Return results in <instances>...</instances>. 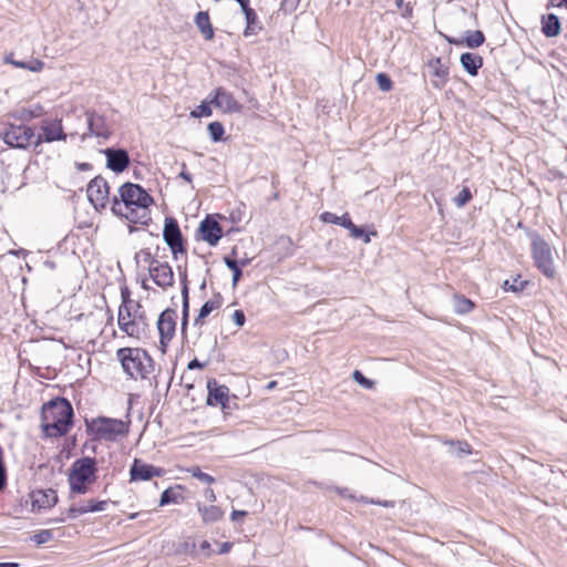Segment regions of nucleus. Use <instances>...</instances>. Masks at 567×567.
<instances>
[{
    "mask_svg": "<svg viewBox=\"0 0 567 567\" xmlns=\"http://www.w3.org/2000/svg\"><path fill=\"white\" fill-rule=\"evenodd\" d=\"M112 213L130 223L148 225L152 220L150 206L153 197L138 184L125 183L118 188V197L111 200Z\"/></svg>",
    "mask_w": 567,
    "mask_h": 567,
    "instance_id": "f257e3e1",
    "label": "nucleus"
},
{
    "mask_svg": "<svg viewBox=\"0 0 567 567\" xmlns=\"http://www.w3.org/2000/svg\"><path fill=\"white\" fill-rule=\"evenodd\" d=\"M73 408L64 398H56L42 406L41 429L47 437L65 435L73 424Z\"/></svg>",
    "mask_w": 567,
    "mask_h": 567,
    "instance_id": "f03ea898",
    "label": "nucleus"
},
{
    "mask_svg": "<svg viewBox=\"0 0 567 567\" xmlns=\"http://www.w3.org/2000/svg\"><path fill=\"white\" fill-rule=\"evenodd\" d=\"M116 358L131 379L140 378L144 380L154 372V360L144 349L121 348L116 351Z\"/></svg>",
    "mask_w": 567,
    "mask_h": 567,
    "instance_id": "7ed1b4c3",
    "label": "nucleus"
},
{
    "mask_svg": "<svg viewBox=\"0 0 567 567\" xmlns=\"http://www.w3.org/2000/svg\"><path fill=\"white\" fill-rule=\"evenodd\" d=\"M96 460L94 457L84 456L75 460L69 470L70 489L74 494H85L89 485L96 481Z\"/></svg>",
    "mask_w": 567,
    "mask_h": 567,
    "instance_id": "20e7f679",
    "label": "nucleus"
},
{
    "mask_svg": "<svg viewBox=\"0 0 567 567\" xmlns=\"http://www.w3.org/2000/svg\"><path fill=\"white\" fill-rule=\"evenodd\" d=\"M86 429L96 440L116 441L128 432V425L122 420L99 416L85 420Z\"/></svg>",
    "mask_w": 567,
    "mask_h": 567,
    "instance_id": "39448f33",
    "label": "nucleus"
},
{
    "mask_svg": "<svg viewBox=\"0 0 567 567\" xmlns=\"http://www.w3.org/2000/svg\"><path fill=\"white\" fill-rule=\"evenodd\" d=\"M529 238L532 240V254L536 267L547 278H554L556 269L549 244L535 231L529 234Z\"/></svg>",
    "mask_w": 567,
    "mask_h": 567,
    "instance_id": "423d86ee",
    "label": "nucleus"
},
{
    "mask_svg": "<svg viewBox=\"0 0 567 567\" xmlns=\"http://www.w3.org/2000/svg\"><path fill=\"white\" fill-rule=\"evenodd\" d=\"M0 137L10 147L27 150L34 145L35 134L32 127L24 124H9Z\"/></svg>",
    "mask_w": 567,
    "mask_h": 567,
    "instance_id": "0eeeda50",
    "label": "nucleus"
},
{
    "mask_svg": "<svg viewBox=\"0 0 567 567\" xmlns=\"http://www.w3.org/2000/svg\"><path fill=\"white\" fill-rule=\"evenodd\" d=\"M177 312L174 309L167 308L164 310L157 320V330L159 333V349L165 353L167 347L175 336L176 331Z\"/></svg>",
    "mask_w": 567,
    "mask_h": 567,
    "instance_id": "6e6552de",
    "label": "nucleus"
},
{
    "mask_svg": "<svg viewBox=\"0 0 567 567\" xmlns=\"http://www.w3.org/2000/svg\"><path fill=\"white\" fill-rule=\"evenodd\" d=\"M163 239L171 249L174 258H177L178 254L186 252L184 237L175 218H165Z\"/></svg>",
    "mask_w": 567,
    "mask_h": 567,
    "instance_id": "1a4fd4ad",
    "label": "nucleus"
},
{
    "mask_svg": "<svg viewBox=\"0 0 567 567\" xmlns=\"http://www.w3.org/2000/svg\"><path fill=\"white\" fill-rule=\"evenodd\" d=\"M87 198L96 210L104 209L110 202V186L102 176L94 177L86 188Z\"/></svg>",
    "mask_w": 567,
    "mask_h": 567,
    "instance_id": "9d476101",
    "label": "nucleus"
},
{
    "mask_svg": "<svg viewBox=\"0 0 567 567\" xmlns=\"http://www.w3.org/2000/svg\"><path fill=\"white\" fill-rule=\"evenodd\" d=\"M209 103L225 114L240 113L243 105L236 101L234 94L225 87L219 86L215 89L209 95Z\"/></svg>",
    "mask_w": 567,
    "mask_h": 567,
    "instance_id": "9b49d317",
    "label": "nucleus"
},
{
    "mask_svg": "<svg viewBox=\"0 0 567 567\" xmlns=\"http://www.w3.org/2000/svg\"><path fill=\"white\" fill-rule=\"evenodd\" d=\"M42 134L35 135L34 147H39L43 142L52 143L55 141H66V134L63 131L61 120H44L41 123Z\"/></svg>",
    "mask_w": 567,
    "mask_h": 567,
    "instance_id": "f8f14e48",
    "label": "nucleus"
},
{
    "mask_svg": "<svg viewBox=\"0 0 567 567\" xmlns=\"http://www.w3.org/2000/svg\"><path fill=\"white\" fill-rule=\"evenodd\" d=\"M148 271L154 282L166 289L174 285V272L172 267L167 262H161L155 258H152Z\"/></svg>",
    "mask_w": 567,
    "mask_h": 567,
    "instance_id": "ddd939ff",
    "label": "nucleus"
},
{
    "mask_svg": "<svg viewBox=\"0 0 567 567\" xmlns=\"http://www.w3.org/2000/svg\"><path fill=\"white\" fill-rule=\"evenodd\" d=\"M85 116L87 133L82 135L83 141L86 138V136H96L104 140H107L111 136V128L103 115H100L94 111H86Z\"/></svg>",
    "mask_w": 567,
    "mask_h": 567,
    "instance_id": "4468645a",
    "label": "nucleus"
},
{
    "mask_svg": "<svg viewBox=\"0 0 567 567\" xmlns=\"http://www.w3.org/2000/svg\"><path fill=\"white\" fill-rule=\"evenodd\" d=\"M164 473V470L154 465L142 462L135 458L130 468V481H150L153 477H159Z\"/></svg>",
    "mask_w": 567,
    "mask_h": 567,
    "instance_id": "2eb2a0df",
    "label": "nucleus"
},
{
    "mask_svg": "<svg viewBox=\"0 0 567 567\" xmlns=\"http://www.w3.org/2000/svg\"><path fill=\"white\" fill-rule=\"evenodd\" d=\"M198 233L200 234V238L210 246H216L223 237L220 224L209 216L200 221Z\"/></svg>",
    "mask_w": 567,
    "mask_h": 567,
    "instance_id": "dca6fc26",
    "label": "nucleus"
},
{
    "mask_svg": "<svg viewBox=\"0 0 567 567\" xmlns=\"http://www.w3.org/2000/svg\"><path fill=\"white\" fill-rule=\"evenodd\" d=\"M106 156V167L115 173H122L130 165V156L124 148H106L103 151Z\"/></svg>",
    "mask_w": 567,
    "mask_h": 567,
    "instance_id": "f3484780",
    "label": "nucleus"
},
{
    "mask_svg": "<svg viewBox=\"0 0 567 567\" xmlns=\"http://www.w3.org/2000/svg\"><path fill=\"white\" fill-rule=\"evenodd\" d=\"M207 399L206 404L209 406L220 405L224 401H227L229 395V388L219 384L216 379H209L207 381Z\"/></svg>",
    "mask_w": 567,
    "mask_h": 567,
    "instance_id": "a211bd4d",
    "label": "nucleus"
},
{
    "mask_svg": "<svg viewBox=\"0 0 567 567\" xmlns=\"http://www.w3.org/2000/svg\"><path fill=\"white\" fill-rule=\"evenodd\" d=\"M427 66L432 76L431 82L433 86L442 89L449 79V68L441 58L432 59Z\"/></svg>",
    "mask_w": 567,
    "mask_h": 567,
    "instance_id": "6ab92c4d",
    "label": "nucleus"
},
{
    "mask_svg": "<svg viewBox=\"0 0 567 567\" xmlns=\"http://www.w3.org/2000/svg\"><path fill=\"white\" fill-rule=\"evenodd\" d=\"M32 509L50 508L58 502V495L53 489L37 491L31 494Z\"/></svg>",
    "mask_w": 567,
    "mask_h": 567,
    "instance_id": "aec40b11",
    "label": "nucleus"
},
{
    "mask_svg": "<svg viewBox=\"0 0 567 567\" xmlns=\"http://www.w3.org/2000/svg\"><path fill=\"white\" fill-rule=\"evenodd\" d=\"M107 503H109V501L90 499L86 505L70 506V508L68 509V515L70 518H78L81 515H84L86 513L103 512L106 509Z\"/></svg>",
    "mask_w": 567,
    "mask_h": 567,
    "instance_id": "412c9836",
    "label": "nucleus"
},
{
    "mask_svg": "<svg viewBox=\"0 0 567 567\" xmlns=\"http://www.w3.org/2000/svg\"><path fill=\"white\" fill-rule=\"evenodd\" d=\"M460 62L470 75L475 76L483 65V58L476 53L465 52L461 55Z\"/></svg>",
    "mask_w": 567,
    "mask_h": 567,
    "instance_id": "4be33fe9",
    "label": "nucleus"
},
{
    "mask_svg": "<svg viewBox=\"0 0 567 567\" xmlns=\"http://www.w3.org/2000/svg\"><path fill=\"white\" fill-rule=\"evenodd\" d=\"M197 511L205 524L218 522L224 516V511L216 505H204L202 503H197Z\"/></svg>",
    "mask_w": 567,
    "mask_h": 567,
    "instance_id": "5701e85b",
    "label": "nucleus"
},
{
    "mask_svg": "<svg viewBox=\"0 0 567 567\" xmlns=\"http://www.w3.org/2000/svg\"><path fill=\"white\" fill-rule=\"evenodd\" d=\"M447 41L452 44L461 45L463 43L466 44L467 48L475 49L481 47L485 41V35L482 31H467L464 40H458L454 38H447Z\"/></svg>",
    "mask_w": 567,
    "mask_h": 567,
    "instance_id": "b1692460",
    "label": "nucleus"
},
{
    "mask_svg": "<svg viewBox=\"0 0 567 567\" xmlns=\"http://www.w3.org/2000/svg\"><path fill=\"white\" fill-rule=\"evenodd\" d=\"M542 31L547 38L557 37L560 32L559 18L554 14H545L542 17Z\"/></svg>",
    "mask_w": 567,
    "mask_h": 567,
    "instance_id": "393cba45",
    "label": "nucleus"
},
{
    "mask_svg": "<svg viewBox=\"0 0 567 567\" xmlns=\"http://www.w3.org/2000/svg\"><path fill=\"white\" fill-rule=\"evenodd\" d=\"M223 303V297L219 292L215 293L214 297L206 301L199 309L198 316L195 318L194 323L199 324L203 320L208 317L212 311L218 309Z\"/></svg>",
    "mask_w": 567,
    "mask_h": 567,
    "instance_id": "a878e982",
    "label": "nucleus"
},
{
    "mask_svg": "<svg viewBox=\"0 0 567 567\" xmlns=\"http://www.w3.org/2000/svg\"><path fill=\"white\" fill-rule=\"evenodd\" d=\"M195 24L206 40L214 38V29L212 27L208 12L199 11L195 16Z\"/></svg>",
    "mask_w": 567,
    "mask_h": 567,
    "instance_id": "bb28decb",
    "label": "nucleus"
},
{
    "mask_svg": "<svg viewBox=\"0 0 567 567\" xmlns=\"http://www.w3.org/2000/svg\"><path fill=\"white\" fill-rule=\"evenodd\" d=\"M182 279V298H183V311H182V331L185 332L188 323V311H189V301H188V284H187V272L184 270L181 274Z\"/></svg>",
    "mask_w": 567,
    "mask_h": 567,
    "instance_id": "cd10ccee",
    "label": "nucleus"
},
{
    "mask_svg": "<svg viewBox=\"0 0 567 567\" xmlns=\"http://www.w3.org/2000/svg\"><path fill=\"white\" fill-rule=\"evenodd\" d=\"M4 61L7 63H10L17 68H20V69H25V70H30L32 72H39L43 69L44 66V63L41 61V60H38V59H32L31 61L29 62H25V61H17V60H13L12 59V54L11 55H8L6 56Z\"/></svg>",
    "mask_w": 567,
    "mask_h": 567,
    "instance_id": "c85d7f7f",
    "label": "nucleus"
},
{
    "mask_svg": "<svg viewBox=\"0 0 567 567\" xmlns=\"http://www.w3.org/2000/svg\"><path fill=\"white\" fill-rule=\"evenodd\" d=\"M43 114V107L41 105H35L34 107H22L14 112L13 116L17 120L27 122L32 118L39 117Z\"/></svg>",
    "mask_w": 567,
    "mask_h": 567,
    "instance_id": "c756f323",
    "label": "nucleus"
},
{
    "mask_svg": "<svg viewBox=\"0 0 567 567\" xmlns=\"http://www.w3.org/2000/svg\"><path fill=\"white\" fill-rule=\"evenodd\" d=\"M474 302L465 296H454L453 307L454 311L458 315H465L473 310Z\"/></svg>",
    "mask_w": 567,
    "mask_h": 567,
    "instance_id": "7c9ffc66",
    "label": "nucleus"
},
{
    "mask_svg": "<svg viewBox=\"0 0 567 567\" xmlns=\"http://www.w3.org/2000/svg\"><path fill=\"white\" fill-rule=\"evenodd\" d=\"M243 11L247 21V27L244 32L245 37L256 34V24L258 22L257 13L249 6L243 9Z\"/></svg>",
    "mask_w": 567,
    "mask_h": 567,
    "instance_id": "2f4dec72",
    "label": "nucleus"
},
{
    "mask_svg": "<svg viewBox=\"0 0 567 567\" xmlns=\"http://www.w3.org/2000/svg\"><path fill=\"white\" fill-rule=\"evenodd\" d=\"M320 219L323 223L339 225V226H342L344 228H346L347 223H349L351 220L349 214H347V213L343 214L342 216H337L336 214L330 213V212L322 213L320 215Z\"/></svg>",
    "mask_w": 567,
    "mask_h": 567,
    "instance_id": "473e14b6",
    "label": "nucleus"
},
{
    "mask_svg": "<svg viewBox=\"0 0 567 567\" xmlns=\"http://www.w3.org/2000/svg\"><path fill=\"white\" fill-rule=\"evenodd\" d=\"M346 229L350 231L351 237L359 239L362 238L364 244H369L371 241V234L365 233V230L362 227H359L350 220L346 225Z\"/></svg>",
    "mask_w": 567,
    "mask_h": 567,
    "instance_id": "72a5a7b5",
    "label": "nucleus"
},
{
    "mask_svg": "<svg viewBox=\"0 0 567 567\" xmlns=\"http://www.w3.org/2000/svg\"><path fill=\"white\" fill-rule=\"evenodd\" d=\"M181 497V494L177 492L176 488L169 487L166 488L159 498V506H165L168 504H176L178 503V498Z\"/></svg>",
    "mask_w": 567,
    "mask_h": 567,
    "instance_id": "f704fd0d",
    "label": "nucleus"
},
{
    "mask_svg": "<svg viewBox=\"0 0 567 567\" xmlns=\"http://www.w3.org/2000/svg\"><path fill=\"white\" fill-rule=\"evenodd\" d=\"M225 265L231 270L233 272V287H236L238 281L240 280L243 276V271L239 267V264L236 259H231L229 257L224 258Z\"/></svg>",
    "mask_w": 567,
    "mask_h": 567,
    "instance_id": "c9c22d12",
    "label": "nucleus"
},
{
    "mask_svg": "<svg viewBox=\"0 0 567 567\" xmlns=\"http://www.w3.org/2000/svg\"><path fill=\"white\" fill-rule=\"evenodd\" d=\"M209 136L213 142H219L223 140L225 134V128L220 122H212L207 126Z\"/></svg>",
    "mask_w": 567,
    "mask_h": 567,
    "instance_id": "e433bc0d",
    "label": "nucleus"
},
{
    "mask_svg": "<svg viewBox=\"0 0 567 567\" xmlns=\"http://www.w3.org/2000/svg\"><path fill=\"white\" fill-rule=\"evenodd\" d=\"M220 408H221V411H223V414H224V419L227 420L228 416L231 415V412L234 410H237L238 409V404H237V396L236 395H233V396H228L227 398V401H224L221 404H220Z\"/></svg>",
    "mask_w": 567,
    "mask_h": 567,
    "instance_id": "4c0bfd02",
    "label": "nucleus"
},
{
    "mask_svg": "<svg viewBox=\"0 0 567 567\" xmlns=\"http://www.w3.org/2000/svg\"><path fill=\"white\" fill-rule=\"evenodd\" d=\"M187 471L188 473H190L193 477L199 480L203 483H206L208 485L215 483V478L212 475L204 473L198 466H193Z\"/></svg>",
    "mask_w": 567,
    "mask_h": 567,
    "instance_id": "58836bf2",
    "label": "nucleus"
},
{
    "mask_svg": "<svg viewBox=\"0 0 567 567\" xmlns=\"http://www.w3.org/2000/svg\"><path fill=\"white\" fill-rule=\"evenodd\" d=\"M210 105H213V104L209 103V100L203 101L200 103V105L197 106L196 110L190 112V116L192 117H202V116L208 117V116H210L213 114Z\"/></svg>",
    "mask_w": 567,
    "mask_h": 567,
    "instance_id": "ea45409f",
    "label": "nucleus"
},
{
    "mask_svg": "<svg viewBox=\"0 0 567 567\" xmlns=\"http://www.w3.org/2000/svg\"><path fill=\"white\" fill-rule=\"evenodd\" d=\"M472 199V193L468 187L463 189L454 197V203L457 207H464Z\"/></svg>",
    "mask_w": 567,
    "mask_h": 567,
    "instance_id": "a19ab883",
    "label": "nucleus"
},
{
    "mask_svg": "<svg viewBox=\"0 0 567 567\" xmlns=\"http://www.w3.org/2000/svg\"><path fill=\"white\" fill-rule=\"evenodd\" d=\"M53 538V533L50 529H42L32 536V540L37 545L49 543Z\"/></svg>",
    "mask_w": 567,
    "mask_h": 567,
    "instance_id": "79ce46f5",
    "label": "nucleus"
},
{
    "mask_svg": "<svg viewBox=\"0 0 567 567\" xmlns=\"http://www.w3.org/2000/svg\"><path fill=\"white\" fill-rule=\"evenodd\" d=\"M375 80H377V84L381 91L388 92L392 89V81L388 74L378 73Z\"/></svg>",
    "mask_w": 567,
    "mask_h": 567,
    "instance_id": "37998d69",
    "label": "nucleus"
},
{
    "mask_svg": "<svg viewBox=\"0 0 567 567\" xmlns=\"http://www.w3.org/2000/svg\"><path fill=\"white\" fill-rule=\"evenodd\" d=\"M122 331H124L130 337H137L138 336V327L134 320H128L127 322H121Z\"/></svg>",
    "mask_w": 567,
    "mask_h": 567,
    "instance_id": "c03bdc74",
    "label": "nucleus"
},
{
    "mask_svg": "<svg viewBox=\"0 0 567 567\" xmlns=\"http://www.w3.org/2000/svg\"><path fill=\"white\" fill-rule=\"evenodd\" d=\"M353 380L359 383L364 389H372L374 385V382L368 378H365L361 371L354 370L352 374Z\"/></svg>",
    "mask_w": 567,
    "mask_h": 567,
    "instance_id": "a18cd8bd",
    "label": "nucleus"
},
{
    "mask_svg": "<svg viewBox=\"0 0 567 567\" xmlns=\"http://www.w3.org/2000/svg\"><path fill=\"white\" fill-rule=\"evenodd\" d=\"M183 551L190 555L192 557H195L198 555L194 539H192L189 537L183 543Z\"/></svg>",
    "mask_w": 567,
    "mask_h": 567,
    "instance_id": "49530a36",
    "label": "nucleus"
},
{
    "mask_svg": "<svg viewBox=\"0 0 567 567\" xmlns=\"http://www.w3.org/2000/svg\"><path fill=\"white\" fill-rule=\"evenodd\" d=\"M128 320H133L130 309L127 306H121L117 316L118 327L121 328V322H127Z\"/></svg>",
    "mask_w": 567,
    "mask_h": 567,
    "instance_id": "de8ad7c7",
    "label": "nucleus"
},
{
    "mask_svg": "<svg viewBox=\"0 0 567 567\" xmlns=\"http://www.w3.org/2000/svg\"><path fill=\"white\" fill-rule=\"evenodd\" d=\"M523 288H524V284H523V281H519V277L514 279V281L512 284H509L508 280H506L504 282V289L507 291L517 292V291L523 290Z\"/></svg>",
    "mask_w": 567,
    "mask_h": 567,
    "instance_id": "09e8293b",
    "label": "nucleus"
},
{
    "mask_svg": "<svg viewBox=\"0 0 567 567\" xmlns=\"http://www.w3.org/2000/svg\"><path fill=\"white\" fill-rule=\"evenodd\" d=\"M233 321L236 326L243 327L246 322V317L243 310H235L233 313Z\"/></svg>",
    "mask_w": 567,
    "mask_h": 567,
    "instance_id": "8fccbe9b",
    "label": "nucleus"
},
{
    "mask_svg": "<svg viewBox=\"0 0 567 567\" xmlns=\"http://www.w3.org/2000/svg\"><path fill=\"white\" fill-rule=\"evenodd\" d=\"M360 501L363 502V503L377 504V505H381V506H384V507H392L394 505V503L391 502V501L381 502V501L368 499L364 496H361Z\"/></svg>",
    "mask_w": 567,
    "mask_h": 567,
    "instance_id": "3c124183",
    "label": "nucleus"
},
{
    "mask_svg": "<svg viewBox=\"0 0 567 567\" xmlns=\"http://www.w3.org/2000/svg\"><path fill=\"white\" fill-rule=\"evenodd\" d=\"M207 365L206 362H200L197 359H193L188 362L187 369L188 370H195V369H204Z\"/></svg>",
    "mask_w": 567,
    "mask_h": 567,
    "instance_id": "603ef678",
    "label": "nucleus"
},
{
    "mask_svg": "<svg viewBox=\"0 0 567 567\" xmlns=\"http://www.w3.org/2000/svg\"><path fill=\"white\" fill-rule=\"evenodd\" d=\"M199 551L204 553L205 556H209L212 553L210 543L207 540L202 542V544L199 545Z\"/></svg>",
    "mask_w": 567,
    "mask_h": 567,
    "instance_id": "864d4df0",
    "label": "nucleus"
},
{
    "mask_svg": "<svg viewBox=\"0 0 567 567\" xmlns=\"http://www.w3.org/2000/svg\"><path fill=\"white\" fill-rule=\"evenodd\" d=\"M245 516H247V512L246 511H237V509H235L230 514V519L233 522H237L238 519H240V518H243Z\"/></svg>",
    "mask_w": 567,
    "mask_h": 567,
    "instance_id": "5fc2aeb1",
    "label": "nucleus"
},
{
    "mask_svg": "<svg viewBox=\"0 0 567 567\" xmlns=\"http://www.w3.org/2000/svg\"><path fill=\"white\" fill-rule=\"evenodd\" d=\"M565 6L567 8V0H549V2L547 3V9H550V8H559V7H563Z\"/></svg>",
    "mask_w": 567,
    "mask_h": 567,
    "instance_id": "6e6d98bb",
    "label": "nucleus"
},
{
    "mask_svg": "<svg viewBox=\"0 0 567 567\" xmlns=\"http://www.w3.org/2000/svg\"><path fill=\"white\" fill-rule=\"evenodd\" d=\"M204 496L207 501H209L210 503H214L216 502V494L214 492L213 488L208 487L204 491Z\"/></svg>",
    "mask_w": 567,
    "mask_h": 567,
    "instance_id": "4d7b16f0",
    "label": "nucleus"
},
{
    "mask_svg": "<svg viewBox=\"0 0 567 567\" xmlns=\"http://www.w3.org/2000/svg\"><path fill=\"white\" fill-rule=\"evenodd\" d=\"M140 255L144 257V261L151 265L152 258H154L148 249L141 250Z\"/></svg>",
    "mask_w": 567,
    "mask_h": 567,
    "instance_id": "13d9d810",
    "label": "nucleus"
},
{
    "mask_svg": "<svg viewBox=\"0 0 567 567\" xmlns=\"http://www.w3.org/2000/svg\"><path fill=\"white\" fill-rule=\"evenodd\" d=\"M121 296H122V300H123L122 306H126L128 298H130V291L126 287L121 290Z\"/></svg>",
    "mask_w": 567,
    "mask_h": 567,
    "instance_id": "bf43d9fd",
    "label": "nucleus"
},
{
    "mask_svg": "<svg viewBox=\"0 0 567 567\" xmlns=\"http://www.w3.org/2000/svg\"><path fill=\"white\" fill-rule=\"evenodd\" d=\"M182 167H183V171L179 173V177H182L186 182L190 183L192 182V175L184 171V168L186 167V164L183 163Z\"/></svg>",
    "mask_w": 567,
    "mask_h": 567,
    "instance_id": "052dcab7",
    "label": "nucleus"
},
{
    "mask_svg": "<svg viewBox=\"0 0 567 567\" xmlns=\"http://www.w3.org/2000/svg\"><path fill=\"white\" fill-rule=\"evenodd\" d=\"M458 446H460V452L461 453H465V454H470L471 453V449H470V445L465 442H458Z\"/></svg>",
    "mask_w": 567,
    "mask_h": 567,
    "instance_id": "680f3d73",
    "label": "nucleus"
},
{
    "mask_svg": "<svg viewBox=\"0 0 567 567\" xmlns=\"http://www.w3.org/2000/svg\"><path fill=\"white\" fill-rule=\"evenodd\" d=\"M76 167L79 171L84 172L90 171L92 168V165L90 163H78Z\"/></svg>",
    "mask_w": 567,
    "mask_h": 567,
    "instance_id": "e2e57ef3",
    "label": "nucleus"
},
{
    "mask_svg": "<svg viewBox=\"0 0 567 567\" xmlns=\"http://www.w3.org/2000/svg\"><path fill=\"white\" fill-rule=\"evenodd\" d=\"M231 548V544L230 543H223L220 545V549H219V554H226L229 551V549Z\"/></svg>",
    "mask_w": 567,
    "mask_h": 567,
    "instance_id": "0e129e2a",
    "label": "nucleus"
},
{
    "mask_svg": "<svg viewBox=\"0 0 567 567\" xmlns=\"http://www.w3.org/2000/svg\"><path fill=\"white\" fill-rule=\"evenodd\" d=\"M338 493L343 496V497H350L352 498V495L348 494V489L347 488H337Z\"/></svg>",
    "mask_w": 567,
    "mask_h": 567,
    "instance_id": "69168bd1",
    "label": "nucleus"
},
{
    "mask_svg": "<svg viewBox=\"0 0 567 567\" xmlns=\"http://www.w3.org/2000/svg\"><path fill=\"white\" fill-rule=\"evenodd\" d=\"M18 563H0V567H18Z\"/></svg>",
    "mask_w": 567,
    "mask_h": 567,
    "instance_id": "338daca9",
    "label": "nucleus"
},
{
    "mask_svg": "<svg viewBox=\"0 0 567 567\" xmlns=\"http://www.w3.org/2000/svg\"><path fill=\"white\" fill-rule=\"evenodd\" d=\"M238 264H239V267L240 266L245 267L248 264V260L245 259V260L238 261Z\"/></svg>",
    "mask_w": 567,
    "mask_h": 567,
    "instance_id": "774afa93",
    "label": "nucleus"
}]
</instances>
